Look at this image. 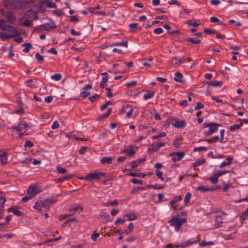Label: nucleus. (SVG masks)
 <instances>
[{"label":"nucleus","mask_w":248,"mask_h":248,"mask_svg":"<svg viewBox=\"0 0 248 248\" xmlns=\"http://www.w3.org/2000/svg\"><path fill=\"white\" fill-rule=\"evenodd\" d=\"M42 3L46 4L49 8H56V4L49 0H44L42 1Z\"/></svg>","instance_id":"393cba45"},{"label":"nucleus","mask_w":248,"mask_h":248,"mask_svg":"<svg viewBox=\"0 0 248 248\" xmlns=\"http://www.w3.org/2000/svg\"><path fill=\"white\" fill-rule=\"evenodd\" d=\"M183 78V75L179 72H177L175 74V77L174 80L178 82H182V78Z\"/></svg>","instance_id":"4be33fe9"},{"label":"nucleus","mask_w":248,"mask_h":248,"mask_svg":"<svg viewBox=\"0 0 248 248\" xmlns=\"http://www.w3.org/2000/svg\"><path fill=\"white\" fill-rule=\"evenodd\" d=\"M6 154H7L6 152H3V153L0 155V161L3 165H5L7 163V158L6 156Z\"/></svg>","instance_id":"a878e982"},{"label":"nucleus","mask_w":248,"mask_h":248,"mask_svg":"<svg viewBox=\"0 0 248 248\" xmlns=\"http://www.w3.org/2000/svg\"><path fill=\"white\" fill-rule=\"evenodd\" d=\"M47 207H50L51 204L57 201V199L55 197H52L49 199H46L44 200Z\"/></svg>","instance_id":"bb28decb"},{"label":"nucleus","mask_w":248,"mask_h":248,"mask_svg":"<svg viewBox=\"0 0 248 248\" xmlns=\"http://www.w3.org/2000/svg\"><path fill=\"white\" fill-rule=\"evenodd\" d=\"M219 137L217 136L213 137L209 139H206L204 140L207 141L209 143H211L217 142L219 140Z\"/></svg>","instance_id":"7c9ffc66"},{"label":"nucleus","mask_w":248,"mask_h":248,"mask_svg":"<svg viewBox=\"0 0 248 248\" xmlns=\"http://www.w3.org/2000/svg\"><path fill=\"white\" fill-rule=\"evenodd\" d=\"M112 158L111 157H103L100 160V162L103 164H110L112 163Z\"/></svg>","instance_id":"aec40b11"},{"label":"nucleus","mask_w":248,"mask_h":248,"mask_svg":"<svg viewBox=\"0 0 248 248\" xmlns=\"http://www.w3.org/2000/svg\"><path fill=\"white\" fill-rule=\"evenodd\" d=\"M220 126V124L215 123H205L204 124V127H209V129L208 131H204L203 134L206 137L211 136L213 133L216 132L218 130V127Z\"/></svg>","instance_id":"7ed1b4c3"},{"label":"nucleus","mask_w":248,"mask_h":248,"mask_svg":"<svg viewBox=\"0 0 248 248\" xmlns=\"http://www.w3.org/2000/svg\"><path fill=\"white\" fill-rule=\"evenodd\" d=\"M8 212H12L15 215L18 217H21L23 215V213L21 211L17 210L16 207L9 208Z\"/></svg>","instance_id":"6ab92c4d"},{"label":"nucleus","mask_w":248,"mask_h":248,"mask_svg":"<svg viewBox=\"0 0 248 248\" xmlns=\"http://www.w3.org/2000/svg\"><path fill=\"white\" fill-rule=\"evenodd\" d=\"M124 217L126 218L129 221H131L136 219L137 216L134 213H130L124 215Z\"/></svg>","instance_id":"c85d7f7f"},{"label":"nucleus","mask_w":248,"mask_h":248,"mask_svg":"<svg viewBox=\"0 0 248 248\" xmlns=\"http://www.w3.org/2000/svg\"><path fill=\"white\" fill-rule=\"evenodd\" d=\"M33 208L39 212L41 211L47 212L49 210V207H47L44 200L36 201Z\"/></svg>","instance_id":"39448f33"},{"label":"nucleus","mask_w":248,"mask_h":248,"mask_svg":"<svg viewBox=\"0 0 248 248\" xmlns=\"http://www.w3.org/2000/svg\"><path fill=\"white\" fill-rule=\"evenodd\" d=\"M186 122L185 120H175V123H172V125L177 128H183L186 126Z\"/></svg>","instance_id":"f8f14e48"},{"label":"nucleus","mask_w":248,"mask_h":248,"mask_svg":"<svg viewBox=\"0 0 248 248\" xmlns=\"http://www.w3.org/2000/svg\"><path fill=\"white\" fill-rule=\"evenodd\" d=\"M134 227V224L133 223H130L128 226V230L124 231V233L126 234L130 233L132 232Z\"/></svg>","instance_id":"e433bc0d"},{"label":"nucleus","mask_w":248,"mask_h":248,"mask_svg":"<svg viewBox=\"0 0 248 248\" xmlns=\"http://www.w3.org/2000/svg\"><path fill=\"white\" fill-rule=\"evenodd\" d=\"M198 242H199V240H197L192 238V239H188V240L182 243L180 245H176L175 247L176 248H179L180 247L185 248V247H189L193 244H197Z\"/></svg>","instance_id":"6e6552de"},{"label":"nucleus","mask_w":248,"mask_h":248,"mask_svg":"<svg viewBox=\"0 0 248 248\" xmlns=\"http://www.w3.org/2000/svg\"><path fill=\"white\" fill-rule=\"evenodd\" d=\"M123 109H124V111H125L127 109H128V111L126 113V117L127 118H130L133 112V109L131 108V106L129 105H127L125 107H124Z\"/></svg>","instance_id":"f3484780"},{"label":"nucleus","mask_w":248,"mask_h":248,"mask_svg":"<svg viewBox=\"0 0 248 248\" xmlns=\"http://www.w3.org/2000/svg\"><path fill=\"white\" fill-rule=\"evenodd\" d=\"M218 177L216 176H215L214 177H210L209 180H210L211 183L215 184H217L218 181Z\"/></svg>","instance_id":"5fc2aeb1"},{"label":"nucleus","mask_w":248,"mask_h":248,"mask_svg":"<svg viewBox=\"0 0 248 248\" xmlns=\"http://www.w3.org/2000/svg\"><path fill=\"white\" fill-rule=\"evenodd\" d=\"M118 204V202L117 200H114L111 202H108L104 203V205L107 206H113L116 205Z\"/></svg>","instance_id":"c03bdc74"},{"label":"nucleus","mask_w":248,"mask_h":248,"mask_svg":"<svg viewBox=\"0 0 248 248\" xmlns=\"http://www.w3.org/2000/svg\"><path fill=\"white\" fill-rule=\"evenodd\" d=\"M33 146V143L30 140H27L24 144L25 147H32Z\"/></svg>","instance_id":"774afa93"},{"label":"nucleus","mask_w":248,"mask_h":248,"mask_svg":"<svg viewBox=\"0 0 248 248\" xmlns=\"http://www.w3.org/2000/svg\"><path fill=\"white\" fill-rule=\"evenodd\" d=\"M73 176V175H69L68 176H64V177H62V178H57L56 179V182H60V183L64 181H65V180H69L70 178H72Z\"/></svg>","instance_id":"f704fd0d"},{"label":"nucleus","mask_w":248,"mask_h":248,"mask_svg":"<svg viewBox=\"0 0 248 248\" xmlns=\"http://www.w3.org/2000/svg\"><path fill=\"white\" fill-rule=\"evenodd\" d=\"M57 171L61 174L65 173L67 172L66 169L63 168L61 166L58 165L56 167Z\"/></svg>","instance_id":"a19ab883"},{"label":"nucleus","mask_w":248,"mask_h":248,"mask_svg":"<svg viewBox=\"0 0 248 248\" xmlns=\"http://www.w3.org/2000/svg\"><path fill=\"white\" fill-rule=\"evenodd\" d=\"M14 37L15 35H14L13 34H6L3 32H0V38L2 41H5L9 39L13 38Z\"/></svg>","instance_id":"a211bd4d"},{"label":"nucleus","mask_w":248,"mask_h":248,"mask_svg":"<svg viewBox=\"0 0 248 248\" xmlns=\"http://www.w3.org/2000/svg\"><path fill=\"white\" fill-rule=\"evenodd\" d=\"M187 219L186 218H180L179 217L174 216L168 221L171 226L174 227L175 230L178 232L180 230L183 224L186 222Z\"/></svg>","instance_id":"f257e3e1"},{"label":"nucleus","mask_w":248,"mask_h":248,"mask_svg":"<svg viewBox=\"0 0 248 248\" xmlns=\"http://www.w3.org/2000/svg\"><path fill=\"white\" fill-rule=\"evenodd\" d=\"M187 42H189L193 44H199L201 43V40L199 39H194L193 38H188L186 40Z\"/></svg>","instance_id":"58836bf2"},{"label":"nucleus","mask_w":248,"mask_h":248,"mask_svg":"<svg viewBox=\"0 0 248 248\" xmlns=\"http://www.w3.org/2000/svg\"><path fill=\"white\" fill-rule=\"evenodd\" d=\"M22 46H25V48L23 50V51L26 53H28L32 47L31 44L30 43H24L22 45Z\"/></svg>","instance_id":"2f4dec72"},{"label":"nucleus","mask_w":248,"mask_h":248,"mask_svg":"<svg viewBox=\"0 0 248 248\" xmlns=\"http://www.w3.org/2000/svg\"><path fill=\"white\" fill-rule=\"evenodd\" d=\"M100 97V95L97 94H95V95L90 97L89 100L91 102H93L96 99Z\"/></svg>","instance_id":"69168bd1"},{"label":"nucleus","mask_w":248,"mask_h":248,"mask_svg":"<svg viewBox=\"0 0 248 248\" xmlns=\"http://www.w3.org/2000/svg\"><path fill=\"white\" fill-rule=\"evenodd\" d=\"M6 18L8 23L13 24L15 21L16 17L12 12L8 11L6 14Z\"/></svg>","instance_id":"9b49d317"},{"label":"nucleus","mask_w":248,"mask_h":248,"mask_svg":"<svg viewBox=\"0 0 248 248\" xmlns=\"http://www.w3.org/2000/svg\"><path fill=\"white\" fill-rule=\"evenodd\" d=\"M242 125V123H240V124H235L231 125L230 126V130L232 132L237 130L241 127Z\"/></svg>","instance_id":"cd10ccee"},{"label":"nucleus","mask_w":248,"mask_h":248,"mask_svg":"<svg viewBox=\"0 0 248 248\" xmlns=\"http://www.w3.org/2000/svg\"><path fill=\"white\" fill-rule=\"evenodd\" d=\"M77 221V219L76 218H72L68 219L67 220H66V221L63 224H62V227H64L66 225L69 224L70 223L74 222V221Z\"/></svg>","instance_id":"de8ad7c7"},{"label":"nucleus","mask_w":248,"mask_h":248,"mask_svg":"<svg viewBox=\"0 0 248 248\" xmlns=\"http://www.w3.org/2000/svg\"><path fill=\"white\" fill-rule=\"evenodd\" d=\"M207 149H208L206 147L201 146V147L195 148L193 150V151L194 152H196V151L201 152V151H206L207 150Z\"/></svg>","instance_id":"603ef678"},{"label":"nucleus","mask_w":248,"mask_h":248,"mask_svg":"<svg viewBox=\"0 0 248 248\" xmlns=\"http://www.w3.org/2000/svg\"><path fill=\"white\" fill-rule=\"evenodd\" d=\"M203 32L205 33L208 34L217 33V31L216 30H211L209 28L204 29L203 30Z\"/></svg>","instance_id":"37998d69"},{"label":"nucleus","mask_w":248,"mask_h":248,"mask_svg":"<svg viewBox=\"0 0 248 248\" xmlns=\"http://www.w3.org/2000/svg\"><path fill=\"white\" fill-rule=\"evenodd\" d=\"M150 146L151 147L147 150V153L149 154H151L152 153L156 152L159 150L155 144H152Z\"/></svg>","instance_id":"5701e85b"},{"label":"nucleus","mask_w":248,"mask_h":248,"mask_svg":"<svg viewBox=\"0 0 248 248\" xmlns=\"http://www.w3.org/2000/svg\"><path fill=\"white\" fill-rule=\"evenodd\" d=\"M191 197V194L190 192L187 193L184 199V203L185 204H187L189 202V200Z\"/></svg>","instance_id":"09e8293b"},{"label":"nucleus","mask_w":248,"mask_h":248,"mask_svg":"<svg viewBox=\"0 0 248 248\" xmlns=\"http://www.w3.org/2000/svg\"><path fill=\"white\" fill-rule=\"evenodd\" d=\"M29 3L27 0H16L9 5L14 10H19L26 7Z\"/></svg>","instance_id":"423d86ee"},{"label":"nucleus","mask_w":248,"mask_h":248,"mask_svg":"<svg viewBox=\"0 0 248 248\" xmlns=\"http://www.w3.org/2000/svg\"><path fill=\"white\" fill-rule=\"evenodd\" d=\"M106 90L108 91L106 93V96L108 98H111L113 96V93H111V90L110 87H107L106 88Z\"/></svg>","instance_id":"13d9d810"},{"label":"nucleus","mask_w":248,"mask_h":248,"mask_svg":"<svg viewBox=\"0 0 248 248\" xmlns=\"http://www.w3.org/2000/svg\"><path fill=\"white\" fill-rule=\"evenodd\" d=\"M205 162V159H202L201 160H199L197 161H196L195 162L193 163V165L194 167L199 166L200 165H202L204 164V163Z\"/></svg>","instance_id":"79ce46f5"},{"label":"nucleus","mask_w":248,"mask_h":248,"mask_svg":"<svg viewBox=\"0 0 248 248\" xmlns=\"http://www.w3.org/2000/svg\"><path fill=\"white\" fill-rule=\"evenodd\" d=\"M130 181L134 184L142 185L143 184L141 180L136 178L131 179Z\"/></svg>","instance_id":"4d7b16f0"},{"label":"nucleus","mask_w":248,"mask_h":248,"mask_svg":"<svg viewBox=\"0 0 248 248\" xmlns=\"http://www.w3.org/2000/svg\"><path fill=\"white\" fill-rule=\"evenodd\" d=\"M204 106L201 102H198L195 106L194 109L195 110H199L203 108Z\"/></svg>","instance_id":"338daca9"},{"label":"nucleus","mask_w":248,"mask_h":248,"mask_svg":"<svg viewBox=\"0 0 248 248\" xmlns=\"http://www.w3.org/2000/svg\"><path fill=\"white\" fill-rule=\"evenodd\" d=\"M111 112L112 109L111 108H109L108 109L107 112L105 114L99 116V117H98V120L101 121L108 118Z\"/></svg>","instance_id":"b1692460"},{"label":"nucleus","mask_w":248,"mask_h":248,"mask_svg":"<svg viewBox=\"0 0 248 248\" xmlns=\"http://www.w3.org/2000/svg\"><path fill=\"white\" fill-rule=\"evenodd\" d=\"M187 23L189 26H191L192 27H198L201 24V23L199 20L196 21H188Z\"/></svg>","instance_id":"c9c22d12"},{"label":"nucleus","mask_w":248,"mask_h":248,"mask_svg":"<svg viewBox=\"0 0 248 248\" xmlns=\"http://www.w3.org/2000/svg\"><path fill=\"white\" fill-rule=\"evenodd\" d=\"M121 153H126L128 156H132L136 154L135 151L134 150L132 146H128L127 148L121 152Z\"/></svg>","instance_id":"ddd939ff"},{"label":"nucleus","mask_w":248,"mask_h":248,"mask_svg":"<svg viewBox=\"0 0 248 248\" xmlns=\"http://www.w3.org/2000/svg\"><path fill=\"white\" fill-rule=\"evenodd\" d=\"M32 82V80L28 79L25 82V84L28 87H30L31 88H35V86L31 83Z\"/></svg>","instance_id":"bf43d9fd"},{"label":"nucleus","mask_w":248,"mask_h":248,"mask_svg":"<svg viewBox=\"0 0 248 248\" xmlns=\"http://www.w3.org/2000/svg\"><path fill=\"white\" fill-rule=\"evenodd\" d=\"M35 58L39 62L44 61V57L41 55L39 53H37L35 54Z\"/></svg>","instance_id":"e2e57ef3"},{"label":"nucleus","mask_w":248,"mask_h":248,"mask_svg":"<svg viewBox=\"0 0 248 248\" xmlns=\"http://www.w3.org/2000/svg\"><path fill=\"white\" fill-rule=\"evenodd\" d=\"M225 215V214H222L216 216L215 225L216 228H219L223 226V220L224 219L223 216H224Z\"/></svg>","instance_id":"9d476101"},{"label":"nucleus","mask_w":248,"mask_h":248,"mask_svg":"<svg viewBox=\"0 0 248 248\" xmlns=\"http://www.w3.org/2000/svg\"><path fill=\"white\" fill-rule=\"evenodd\" d=\"M38 28L40 29V30H46L47 31H49L50 30L48 26V25H47L46 24H44L40 25L38 27Z\"/></svg>","instance_id":"864d4df0"},{"label":"nucleus","mask_w":248,"mask_h":248,"mask_svg":"<svg viewBox=\"0 0 248 248\" xmlns=\"http://www.w3.org/2000/svg\"><path fill=\"white\" fill-rule=\"evenodd\" d=\"M41 191L36 186H30L27 190L28 195L33 198L34 196L39 193Z\"/></svg>","instance_id":"1a4fd4ad"},{"label":"nucleus","mask_w":248,"mask_h":248,"mask_svg":"<svg viewBox=\"0 0 248 248\" xmlns=\"http://www.w3.org/2000/svg\"><path fill=\"white\" fill-rule=\"evenodd\" d=\"M154 94L155 93L153 92H148L144 94L143 98L145 100L152 98L154 96Z\"/></svg>","instance_id":"4c0bfd02"},{"label":"nucleus","mask_w":248,"mask_h":248,"mask_svg":"<svg viewBox=\"0 0 248 248\" xmlns=\"http://www.w3.org/2000/svg\"><path fill=\"white\" fill-rule=\"evenodd\" d=\"M126 219H124H124H121L120 218H117L116 221H115V224L116 225H119L120 223H124Z\"/></svg>","instance_id":"0e129e2a"},{"label":"nucleus","mask_w":248,"mask_h":248,"mask_svg":"<svg viewBox=\"0 0 248 248\" xmlns=\"http://www.w3.org/2000/svg\"><path fill=\"white\" fill-rule=\"evenodd\" d=\"M6 199L5 197H0V210H2Z\"/></svg>","instance_id":"49530a36"},{"label":"nucleus","mask_w":248,"mask_h":248,"mask_svg":"<svg viewBox=\"0 0 248 248\" xmlns=\"http://www.w3.org/2000/svg\"><path fill=\"white\" fill-rule=\"evenodd\" d=\"M99 216L101 217L103 219H104L106 221H111L112 220L111 219L110 216L109 214L107 213H102L99 215Z\"/></svg>","instance_id":"c756f323"},{"label":"nucleus","mask_w":248,"mask_h":248,"mask_svg":"<svg viewBox=\"0 0 248 248\" xmlns=\"http://www.w3.org/2000/svg\"><path fill=\"white\" fill-rule=\"evenodd\" d=\"M6 21L4 19H1L0 20V29L2 31H7L10 33H14L13 34L16 36L19 35L20 31H19L16 27L11 25H7L5 24Z\"/></svg>","instance_id":"f03ea898"},{"label":"nucleus","mask_w":248,"mask_h":248,"mask_svg":"<svg viewBox=\"0 0 248 248\" xmlns=\"http://www.w3.org/2000/svg\"><path fill=\"white\" fill-rule=\"evenodd\" d=\"M171 63L173 67H177L181 65L182 62L180 61V58L178 57H174L171 60Z\"/></svg>","instance_id":"4468645a"},{"label":"nucleus","mask_w":248,"mask_h":248,"mask_svg":"<svg viewBox=\"0 0 248 248\" xmlns=\"http://www.w3.org/2000/svg\"><path fill=\"white\" fill-rule=\"evenodd\" d=\"M23 25L26 27L31 26L32 25V21L26 19L23 23Z\"/></svg>","instance_id":"6e6d98bb"},{"label":"nucleus","mask_w":248,"mask_h":248,"mask_svg":"<svg viewBox=\"0 0 248 248\" xmlns=\"http://www.w3.org/2000/svg\"><path fill=\"white\" fill-rule=\"evenodd\" d=\"M90 95V93L88 91H86L85 90L81 92L80 93V96L82 97L83 98L88 97Z\"/></svg>","instance_id":"8fccbe9b"},{"label":"nucleus","mask_w":248,"mask_h":248,"mask_svg":"<svg viewBox=\"0 0 248 248\" xmlns=\"http://www.w3.org/2000/svg\"><path fill=\"white\" fill-rule=\"evenodd\" d=\"M108 80V77H104L102 78V80L100 82V87L104 88L107 86V82Z\"/></svg>","instance_id":"72a5a7b5"},{"label":"nucleus","mask_w":248,"mask_h":248,"mask_svg":"<svg viewBox=\"0 0 248 248\" xmlns=\"http://www.w3.org/2000/svg\"><path fill=\"white\" fill-rule=\"evenodd\" d=\"M233 159V157L232 156H229L227 158V161H223L222 162L219 166L220 168H222L226 166H229L232 164V161Z\"/></svg>","instance_id":"2eb2a0df"},{"label":"nucleus","mask_w":248,"mask_h":248,"mask_svg":"<svg viewBox=\"0 0 248 248\" xmlns=\"http://www.w3.org/2000/svg\"><path fill=\"white\" fill-rule=\"evenodd\" d=\"M214 244H215L214 242L212 241H209L207 242H206L205 241H202L201 243H200L199 246L201 247H205L207 245H213Z\"/></svg>","instance_id":"ea45409f"},{"label":"nucleus","mask_w":248,"mask_h":248,"mask_svg":"<svg viewBox=\"0 0 248 248\" xmlns=\"http://www.w3.org/2000/svg\"><path fill=\"white\" fill-rule=\"evenodd\" d=\"M51 78L56 81H59L62 78V75L60 74H56L54 75H52Z\"/></svg>","instance_id":"a18cd8bd"},{"label":"nucleus","mask_w":248,"mask_h":248,"mask_svg":"<svg viewBox=\"0 0 248 248\" xmlns=\"http://www.w3.org/2000/svg\"><path fill=\"white\" fill-rule=\"evenodd\" d=\"M137 84V81H132L126 83L125 84V86L127 87H130L131 86H135Z\"/></svg>","instance_id":"680f3d73"},{"label":"nucleus","mask_w":248,"mask_h":248,"mask_svg":"<svg viewBox=\"0 0 248 248\" xmlns=\"http://www.w3.org/2000/svg\"><path fill=\"white\" fill-rule=\"evenodd\" d=\"M83 208L79 204H76L73 206V207L70 208L69 209V212H78V211H82Z\"/></svg>","instance_id":"412c9836"},{"label":"nucleus","mask_w":248,"mask_h":248,"mask_svg":"<svg viewBox=\"0 0 248 248\" xmlns=\"http://www.w3.org/2000/svg\"><path fill=\"white\" fill-rule=\"evenodd\" d=\"M185 153L183 152H173L169 154L171 159L174 162L180 161L184 156Z\"/></svg>","instance_id":"0eeeda50"},{"label":"nucleus","mask_w":248,"mask_h":248,"mask_svg":"<svg viewBox=\"0 0 248 248\" xmlns=\"http://www.w3.org/2000/svg\"><path fill=\"white\" fill-rule=\"evenodd\" d=\"M106 176V173L103 172L89 173L86 175L84 177L81 178V179H84L90 182L94 180H99L102 177Z\"/></svg>","instance_id":"20e7f679"},{"label":"nucleus","mask_w":248,"mask_h":248,"mask_svg":"<svg viewBox=\"0 0 248 248\" xmlns=\"http://www.w3.org/2000/svg\"><path fill=\"white\" fill-rule=\"evenodd\" d=\"M163 30L161 28H156L154 30V32L155 34H161L163 32Z\"/></svg>","instance_id":"052dcab7"},{"label":"nucleus","mask_w":248,"mask_h":248,"mask_svg":"<svg viewBox=\"0 0 248 248\" xmlns=\"http://www.w3.org/2000/svg\"><path fill=\"white\" fill-rule=\"evenodd\" d=\"M224 134H225V130L221 129L220 131V139H219V141H220V142L221 143H224L225 142V141H224Z\"/></svg>","instance_id":"3c124183"},{"label":"nucleus","mask_w":248,"mask_h":248,"mask_svg":"<svg viewBox=\"0 0 248 248\" xmlns=\"http://www.w3.org/2000/svg\"><path fill=\"white\" fill-rule=\"evenodd\" d=\"M205 84H207L208 85L212 87H221L222 85V82L220 81L217 80H212L210 82L206 81Z\"/></svg>","instance_id":"dca6fc26"},{"label":"nucleus","mask_w":248,"mask_h":248,"mask_svg":"<svg viewBox=\"0 0 248 248\" xmlns=\"http://www.w3.org/2000/svg\"><path fill=\"white\" fill-rule=\"evenodd\" d=\"M232 172V171L231 170H223V171L219 170L215 174V176H217V177H219L222 175L225 174L226 173Z\"/></svg>","instance_id":"473e14b6"}]
</instances>
